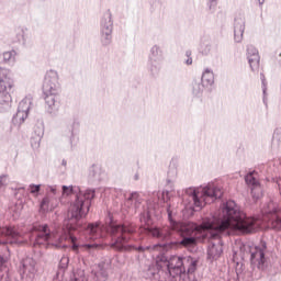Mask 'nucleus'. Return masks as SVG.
Returning <instances> with one entry per match:
<instances>
[{
	"label": "nucleus",
	"instance_id": "obj_1",
	"mask_svg": "<svg viewBox=\"0 0 281 281\" xmlns=\"http://www.w3.org/2000/svg\"><path fill=\"white\" fill-rule=\"evenodd\" d=\"M64 194H76L75 202L68 209V214L65 217L66 229L71 234H81L83 236H93L98 238L102 234V225L98 223L87 222V214L93 199H95V189H87L86 191L80 190V187L74 184L61 186Z\"/></svg>",
	"mask_w": 281,
	"mask_h": 281
},
{
	"label": "nucleus",
	"instance_id": "obj_2",
	"mask_svg": "<svg viewBox=\"0 0 281 281\" xmlns=\"http://www.w3.org/2000/svg\"><path fill=\"white\" fill-rule=\"evenodd\" d=\"M172 196H175V187L172 186V180L167 179L166 189L158 193L150 204L147 203V210L140 213V221L145 225H150V223H154L153 218L159 221L164 214H167L168 221L172 223V216H175L172 205L170 204Z\"/></svg>",
	"mask_w": 281,
	"mask_h": 281
},
{
	"label": "nucleus",
	"instance_id": "obj_3",
	"mask_svg": "<svg viewBox=\"0 0 281 281\" xmlns=\"http://www.w3.org/2000/svg\"><path fill=\"white\" fill-rule=\"evenodd\" d=\"M199 259L192 256L171 255L167 261L165 273L170 281H198Z\"/></svg>",
	"mask_w": 281,
	"mask_h": 281
},
{
	"label": "nucleus",
	"instance_id": "obj_4",
	"mask_svg": "<svg viewBox=\"0 0 281 281\" xmlns=\"http://www.w3.org/2000/svg\"><path fill=\"white\" fill-rule=\"evenodd\" d=\"M184 194L191 199L189 204H186V209L190 212V214H194V212H201V209L204 205L221 201L224 192L218 184H207L204 189L202 198L199 195V193H196V188L194 187L184 189Z\"/></svg>",
	"mask_w": 281,
	"mask_h": 281
},
{
	"label": "nucleus",
	"instance_id": "obj_5",
	"mask_svg": "<svg viewBox=\"0 0 281 281\" xmlns=\"http://www.w3.org/2000/svg\"><path fill=\"white\" fill-rule=\"evenodd\" d=\"M43 93L46 112L52 117H56L60 109V82H58V71L50 69L46 72L43 83Z\"/></svg>",
	"mask_w": 281,
	"mask_h": 281
},
{
	"label": "nucleus",
	"instance_id": "obj_6",
	"mask_svg": "<svg viewBox=\"0 0 281 281\" xmlns=\"http://www.w3.org/2000/svg\"><path fill=\"white\" fill-rule=\"evenodd\" d=\"M221 207V229H229L231 225H236L237 227H247V225H249V216L236 204V201L231 200L223 202Z\"/></svg>",
	"mask_w": 281,
	"mask_h": 281
},
{
	"label": "nucleus",
	"instance_id": "obj_7",
	"mask_svg": "<svg viewBox=\"0 0 281 281\" xmlns=\"http://www.w3.org/2000/svg\"><path fill=\"white\" fill-rule=\"evenodd\" d=\"M246 251L250 254V265L252 267V272H250L251 280H260L262 273L256 272V267L258 271H267L269 269V257H267V241L260 240L259 246L248 245Z\"/></svg>",
	"mask_w": 281,
	"mask_h": 281
},
{
	"label": "nucleus",
	"instance_id": "obj_8",
	"mask_svg": "<svg viewBox=\"0 0 281 281\" xmlns=\"http://www.w3.org/2000/svg\"><path fill=\"white\" fill-rule=\"evenodd\" d=\"M12 93H14L12 72L0 66V113H8L12 109Z\"/></svg>",
	"mask_w": 281,
	"mask_h": 281
},
{
	"label": "nucleus",
	"instance_id": "obj_9",
	"mask_svg": "<svg viewBox=\"0 0 281 281\" xmlns=\"http://www.w3.org/2000/svg\"><path fill=\"white\" fill-rule=\"evenodd\" d=\"M35 229L37 234L32 237L34 247H44L45 249L56 247V234L53 233L48 224H37Z\"/></svg>",
	"mask_w": 281,
	"mask_h": 281
},
{
	"label": "nucleus",
	"instance_id": "obj_10",
	"mask_svg": "<svg viewBox=\"0 0 281 281\" xmlns=\"http://www.w3.org/2000/svg\"><path fill=\"white\" fill-rule=\"evenodd\" d=\"M100 43L102 47H109L113 43V14L109 9L100 20Z\"/></svg>",
	"mask_w": 281,
	"mask_h": 281
},
{
	"label": "nucleus",
	"instance_id": "obj_11",
	"mask_svg": "<svg viewBox=\"0 0 281 281\" xmlns=\"http://www.w3.org/2000/svg\"><path fill=\"white\" fill-rule=\"evenodd\" d=\"M261 214L272 225H281V202L270 200L261 210Z\"/></svg>",
	"mask_w": 281,
	"mask_h": 281
},
{
	"label": "nucleus",
	"instance_id": "obj_12",
	"mask_svg": "<svg viewBox=\"0 0 281 281\" xmlns=\"http://www.w3.org/2000/svg\"><path fill=\"white\" fill-rule=\"evenodd\" d=\"M161 61V48L159 46L154 45L150 48V53L148 56L147 67L148 71L150 72V76L153 78H157L159 76V63Z\"/></svg>",
	"mask_w": 281,
	"mask_h": 281
},
{
	"label": "nucleus",
	"instance_id": "obj_13",
	"mask_svg": "<svg viewBox=\"0 0 281 281\" xmlns=\"http://www.w3.org/2000/svg\"><path fill=\"white\" fill-rule=\"evenodd\" d=\"M21 280L32 281L36 276V260L32 257H26L20 263Z\"/></svg>",
	"mask_w": 281,
	"mask_h": 281
},
{
	"label": "nucleus",
	"instance_id": "obj_14",
	"mask_svg": "<svg viewBox=\"0 0 281 281\" xmlns=\"http://www.w3.org/2000/svg\"><path fill=\"white\" fill-rule=\"evenodd\" d=\"M244 181L247 188H249L254 201H259V199H262V184L252 172L246 173Z\"/></svg>",
	"mask_w": 281,
	"mask_h": 281
},
{
	"label": "nucleus",
	"instance_id": "obj_15",
	"mask_svg": "<svg viewBox=\"0 0 281 281\" xmlns=\"http://www.w3.org/2000/svg\"><path fill=\"white\" fill-rule=\"evenodd\" d=\"M4 239L0 238V245H15L21 247L25 243L23 239V233L16 227H8L4 232Z\"/></svg>",
	"mask_w": 281,
	"mask_h": 281
},
{
	"label": "nucleus",
	"instance_id": "obj_16",
	"mask_svg": "<svg viewBox=\"0 0 281 281\" xmlns=\"http://www.w3.org/2000/svg\"><path fill=\"white\" fill-rule=\"evenodd\" d=\"M102 181H106V171L102 169V166L92 164L88 168V183L89 186H100Z\"/></svg>",
	"mask_w": 281,
	"mask_h": 281
},
{
	"label": "nucleus",
	"instance_id": "obj_17",
	"mask_svg": "<svg viewBox=\"0 0 281 281\" xmlns=\"http://www.w3.org/2000/svg\"><path fill=\"white\" fill-rule=\"evenodd\" d=\"M246 52L248 65L251 71H258L260 69V54L258 53V48L254 45H248Z\"/></svg>",
	"mask_w": 281,
	"mask_h": 281
},
{
	"label": "nucleus",
	"instance_id": "obj_18",
	"mask_svg": "<svg viewBox=\"0 0 281 281\" xmlns=\"http://www.w3.org/2000/svg\"><path fill=\"white\" fill-rule=\"evenodd\" d=\"M195 243L196 238L193 236L183 237L182 239L169 238L162 243V247H166L167 249H177V247H181V245L188 247V245H194Z\"/></svg>",
	"mask_w": 281,
	"mask_h": 281
},
{
	"label": "nucleus",
	"instance_id": "obj_19",
	"mask_svg": "<svg viewBox=\"0 0 281 281\" xmlns=\"http://www.w3.org/2000/svg\"><path fill=\"white\" fill-rule=\"evenodd\" d=\"M223 256V240H218L217 243H211L207 246L206 250V259L210 262H214V260H218Z\"/></svg>",
	"mask_w": 281,
	"mask_h": 281
},
{
	"label": "nucleus",
	"instance_id": "obj_20",
	"mask_svg": "<svg viewBox=\"0 0 281 281\" xmlns=\"http://www.w3.org/2000/svg\"><path fill=\"white\" fill-rule=\"evenodd\" d=\"M244 34H245V16H243V14H238L234 19L235 43H241Z\"/></svg>",
	"mask_w": 281,
	"mask_h": 281
},
{
	"label": "nucleus",
	"instance_id": "obj_21",
	"mask_svg": "<svg viewBox=\"0 0 281 281\" xmlns=\"http://www.w3.org/2000/svg\"><path fill=\"white\" fill-rule=\"evenodd\" d=\"M78 133H80V122H78V120H74L65 133L66 137L69 139L71 149H74V146L78 144Z\"/></svg>",
	"mask_w": 281,
	"mask_h": 281
},
{
	"label": "nucleus",
	"instance_id": "obj_22",
	"mask_svg": "<svg viewBox=\"0 0 281 281\" xmlns=\"http://www.w3.org/2000/svg\"><path fill=\"white\" fill-rule=\"evenodd\" d=\"M45 135V123L43 121H37L36 125L34 126V135L31 138V146L32 148H40L41 140Z\"/></svg>",
	"mask_w": 281,
	"mask_h": 281
},
{
	"label": "nucleus",
	"instance_id": "obj_23",
	"mask_svg": "<svg viewBox=\"0 0 281 281\" xmlns=\"http://www.w3.org/2000/svg\"><path fill=\"white\" fill-rule=\"evenodd\" d=\"M111 194L114 196L113 203L116 207H127L128 196L126 195V191L122 189H112Z\"/></svg>",
	"mask_w": 281,
	"mask_h": 281
},
{
	"label": "nucleus",
	"instance_id": "obj_24",
	"mask_svg": "<svg viewBox=\"0 0 281 281\" xmlns=\"http://www.w3.org/2000/svg\"><path fill=\"white\" fill-rule=\"evenodd\" d=\"M111 246L114 249H126V251H144L143 246H137L135 244H126L122 238H116L111 241Z\"/></svg>",
	"mask_w": 281,
	"mask_h": 281
},
{
	"label": "nucleus",
	"instance_id": "obj_25",
	"mask_svg": "<svg viewBox=\"0 0 281 281\" xmlns=\"http://www.w3.org/2000/svg\"><path fill=\"white\" fill-rule=\"evenodd\" d=\"M207 91L209 93H212V88H210L207 85L200 81V79H193L192 81V95L194 98H203V93Z\"/></svg>",
	"mask_w": 281,
	"mask_h": 281
},
{
	"label": "nucleus",
	"instance_id": "obj_26",
	"mask_svg": "<svg viewBox=\"0 0 281 281\" xmlns=\"http://www.w3.org/2000/svg\"><path fill=\"white\" fill-rule=\"evenodd\" d=\"M198 79L207 85L210 89H212V85H214V71L210 68H205L201 78Z\"/></svg>",
	"mask_w": 281,
	"mask_h": 281
},
{
	"label": "nucleus",
	"instance_id": "obj_27",
	"mask_svg": "<svg viewBox=\"0 0 281 281\" xmlns=\"http://www.w3.org/2000/svg\"><path fill=\"white\" fill-rule=\"evenodd\" d=\"M27 115H30V106H27L25 110H18V112L12 117L13 124H23L25 120H27Z\"/></svg>",
	"mask_w": 281,
	"mask_h": 281
},
{
	"label": "nucleus",
	"instance_id": "obj_28",
	"mask_svg": "<svg viewBox=\"0 0 281 281\" xmlns=\"http://www.w3.org/2000/svg\"><path fill=\"white\" fill-rule=\"evenodd\" d=\"M97 269L95 276L99 280H109V271L106 270V263L104 261L98 263Z\"/></svg>",
	"mask_w": 281,
	"mask_h": 281
},
{
	"label": "nucleus",
	"instance_id": "obj_29",
	"mask_svg": "<svg viewBox=\"0 0 281 281\" xmlns=\"http://www.w3.org/2000/svg\"><path fill=\"white\" fill-rule=\"evenodd\" d=\"M53 210L54 206L52 205L49 195H45L40 202V211H42L43 214H47V212H53Z\"/></svg>",
	"mask_w": 281,
	"mask_h": 281
},
{
	"label": "nucleus",
	"instance_id": "obj_30",
	"mask_svg": "<svg viewBox=\"0 0 281 281\" xmlns=\"http://www.w3.org/2000/svg\"><path fill=\"white\" fill-rule=\"evenodd\" d=\"M67 269H69V257L64 256L58 263L57 278H59V276L65 278V271H67Z\"/></svg>",
	"mask_w": 281,
	"mask_h": 281
},
{
	"label": "nucleus",
	"instance_id": "obj_31",
	"mask_svg": "<svg viewBox=\"0 0 281 281\" xmlns=\"http://www.w3.org/2000/svg\"><path fill=\"white\" fill-rule=\"evenodd\" d=\"M133 203H134L135 210H137L139 205H142V200L139 199V192L137 191L130 193L128 200H127V207H131Z\"/></svg>",
	"mask_w": 281,
	"mask_h": 281
},
{
	"label": "nucleus",
	"instance_id": "obj_32",
	"mask_svg": "<svg viewBox=\"0 0 281 281\" xmlns=\"http://www.w3.org/2000/svg\"><path fill=\"white\" fill-rule=\"evenodd\" d=\"M70 281H89V278H87L83 269H77L70 276Z\"/></svg>",
	"mask_w": 281,
	"mask_h": 281
},
{
	"label": "nucleus",
	"instance_id": "obj_33",
	"mask_svg": "<svg viewBox=\"0 0 281 281\" xmlns=\"http://www.w3.org/2000/svg\"><path fill=\"white\" fill-rule=\"evenodd\" d=\"M14 56H16V50L4 52L2 55H0V60L5 65H10V63H13Z\"/></svg>",
	"mask_w": 281,
	"mask_h": 281
},
{
	"label": "nucleus",
	"instance_id": "obj_34",
	"mask_svg": "<svg viewBox=\"0 0 281 281\" xmlns=\"http://www.w3.org/2000/svg\"><path fill=\"white\" fill-rule=\"evenodd\" d=\"M210 52H212V43L210 41H202L200 44V54L202 56H210Z\"/></svg>",
	"mask_w": 281,
	"mask_h": 281
},
{
	"label": "nucleus",
	"instance_id": "obj_35",
	"mask_svg": "<svg viewBox=\"0 0 281 281\" xmlns=\"http://www.w3.org/2000/svg\"><path fill=\"white\" fill-rule=\"evenodd\" d=\"M160 271H164V267H161L159 263L151 265L148 268V274L151 276V278H157Z\"/></svg>",
	"mask_w": 281,
	"mask_h": 281
},
{
	"label": "nucleus",
	"instance_id": "obj_36",
	"mask_svg": "<svg viewBox=\"0 0 281 281\" xmlns=\"http://www.w3.org/2000/svg\"><path fill=\"white\" fill-rule=\"evenodd\" d=\"M272 144L280 146L281 144V127H277L272 134Z\"/></svg>",
	"mask_w": 281,
	"mask_h": 281
},
{
	"label": "nucleus",
	"instance_id": "obj_37",
	"mask_svg": "<svg viewBox=\"0 0 281 281\" xmlns=\"http://www.w3.org/2000/svg\"><path fill=\"white\" fill-rule=\"evenodd\" d=\"M206 7L209 12L214 14V12H216V8L218 7V0H206Z\"/></svg>",
	"mask_w": 281,
	"mask_h": 281
},
{
	"label": "nucleus",
	"instance_id": "obj_38",
	"mask_svg": "<svg viewBox=\"0 0 281 281\" xmlns=\"http://www.w3.org/2000/svg\"><path fill=\"white\" fill-rule=\"evenodd\" d=\"M43 184H34L31 183L29 186V192H31V194H34L35 196H38V194H41V188Z\"/></svg>",
	"mask_w": 281,
	"mask_h": 281
},
{
	"label": "nucleus",
	"instance_id": "obj_39",
	"mask_svg": "<svg viewBox=\"0 0 281 281\" xmlns=\"http://www.w3.org/2000/svg\"><path fill=\"white\" fill-rule=\"evenodd\" d=\"M184 56L187 57V59H184V65H187L188 67H190V65H192L193 59H192V50L191 49H187L184 53Z\"/></svg>",
	"mask_w": 281,
	"mask_h": 281
},
{
	"label": "nucleus",
	"instance_id": "obj_40",
	"mask_svg": "<svg viewBox=\"0 0 281 281\" xmlns=\"http://www.w3.org/2000/svg\"><path fill=\"white\" fill-rule=\"evenodd\" d=\"M57 187L56 186H47L46 187V196H56Z\"/></svg>",
	"mask_w": 281,
	"mask_h": 281
},
{
	"label": "nucleus",
	"instance_id": "obj_41",
	"mask_svg": "<svg viewBox=\"0 0 281 281\" xmlns=\"http://www.w3.org/2000/svg\"><path fill=\"white\" fill-rule=\"evenodd\" d=\"M5 186H8V175L2 173L0 176V190L1 188H5Z\"/></svg>",
	"mask_w": 281,
	"mask_h": 281
},
{
	"label": "nucleus",
	"instance_id": "obj_42",
	"mask_svg": "<svg viewBox=\"0 0 281 281\" xmlns=\"http://www.w3.org/2000/svg\"><path fill=\"white\" fill-rule=\"evenodd\" d=\"M22 210H23V201H19L18 203H15V206L13 207V212L15 214H20Z\"/></svg>",
	"mask_w": 281,
	"mask_h": 281
},
{
	"label": "nucleus",
	"instance_id": "obj_43",
	"mask_svg": "<svg viewBox=\"0 0 281 281\" xmlns=\"http://www.w3.org/2000/svg\"><path fill=\"white\" fill-rule=\"evenodd\" d=\"M8 263V257L0 255V271L3 270V267Z\"/></svg>",
	"mask_w": 281,
	"mask_h": 281
},
{
	"label": "nucleus",
	"instance_id": "obj_44",
	"mask_svg": "<svg viewBox=\"0 0 281 281\" xmlns=\"http://www.w3.org/2000/svg\"><path fill=\"white\" fill-rule=\"evenodd\" d=\"M236 281H240V278H243V263L240 265L239 268H236Z\"/></svg>",
	"mask_w": 281,
	"mask_h": 281
},
{
	"label": "nucleus",
	"instance_id": "obj_45",
	"mask_svg": "<svg viewBox=\"0 0 281 281\" xmlns=\"http://www.w3.org/2000/svg\"><path fill=\"white\" fill-rule=\"evenodd\" d=\"M25 32H27V27L23 26L21 29L23 45H25V43H27V38L25 37Z\"/></svg>",
	"mask_w": 281,
	"mask_h": 281
},
{
	"label": "nucleus",
	"instance_id": "obj_46",
	"mask_svg": "<svg viewBox=\"0 0 281 281\" xmlns=\"http://www.w3.org/2000/svg\"><path fill=\"white\" fill-rule=\"evenodd\" d=\"M0 281H12V279L10 278V272H5V276H2Z\"/></svg>",
	"mask_w": 281,
	"mask_h": 281
},
{
	"label": "nucleus",
	"instance_id": "obj_47",
	"mask_svg": "<svg viewBox=\"0 0 281 281\" xmlns=\"http://www.w3.org/2000/svg\"><path fill=\"white\" fill-rule=\"evenodd\" d=\"M260 78H261V85L262 87H265L267 85V80L265 79V74H260Z\"/></svg>",
	"mask_w": 281,
	"mask_h": 281
},
{
	"label": "nucleus",
	"instance_id": "obj_48",
	"mask_svg": "<svg viewBox=\"0 0 281 281\" xmlns=\"http://www.w3.org/2000/svg\"><path fill=\"white\" fill-rule=\"evenodd\" d=\"M250 221H252V223H256L257 221H260V215H254L250 217Z\"/></svg>",
	"mask_w": 281,
	"mask_h": 281
},
{
	"label": "nucleus",
	"instance_id": "obj_49",
	"mask_svg": "<svg viewBox=\"0 0 281 281\" xmlns=\"http://www.w3.org/2000/svg\"><path fill=\"white\" fill-rule=\"evenodd\" d=\"M86 247H88V249H91V248L95 247V244L88 243V244H86Z\"/></svg>",
	"mask_w": 281,
	"mask_h": 281
},
{
	"label": "nucleus",
	"instance_id": "obj_50",
	"mask_svg": "<svg viewBox=\"0 0 281 281\" xmlns=\"http://www.w3.org/2000/svg\"><path fill=\"white\" fill-rule=\"evenodd\" d=\"M262 93H263V98H265V95H267V85L262 86Z\"/></svg>",
	"mask_w": 281,
	"mask_h": 281
},
{
	"label": "nucleus",
	"instance_id": "obj_51",
	"mask_svg": "<svg viewBox=\"0 0 281 281\" xmlns=\"http://www.w3.org/2000/svg\"><path fill=\"white\" fill-rule=\"evenodd\" d=\"M134 181H139V173H138V172H136V173L134 175Z\"/></svg>",
	"mask_w": 281,
	"mask_h": 281
},
{
	"label": "nucleus",
	"instance_id": "obj_52",
	"mask_svg": "<svg viewBox=\"0 0 281 281\" xmlns=\"http://www.w3.org/2000/svg\"><path fill=\"white\" fill-rule=\"evenodd\" d=\"M259 5H265V0H258Z\"/></svg>",
	"mask_w": 281,
	"mask_h": 281
},
{
	"label": "nucleus",
	"instance_id": "obj_53",
	"mask_svg": "<svg viewBox=\"0 0 281 281\" xmlns=\"http://www.w3.org/2000/svg\"><path fill=\"white\" fill-rule=\"evenodd\" d=\"M61 166H64V167L67 166V161L65 159L61 160Z\"/></svg>",
	"mask_w": 281,
	"mask_h": 281
},
{
	"label": "nucleus",
	"instance_id": "obj_54",
	"mask_svg": "<svg viewBox=\"0 0 281 281\" xmlns=\"http://www.w3.org/2000/svg\"><path fill=\"white\" fill-rule=\"evenodd\" d=\"M19 192H25V187L19 188Z\"/></svg>",
	"mask_w": 281,
	"mask_h": 281
},
{
	"label": "nucleus",
	"instance_id": "obj_55",
	"mask_svg": "<svg viewBox=\"0 0 281 281\" xmlns=\"http://www.w3.org/2000/svg\"><path fill=\"white\" fill-rule=\"evenodd\" d=\"M72 240H78V237L76 235H70Z\"/></svg>",
	"mask_w": 281,
	"mask_h": 281
},
{
	"label": "nucleus",
	"instance_id": "obj_56",
	"mask_svg": "<svg viewBox=\"0 0 281 281\" xmlns=\"http://www.w3.org/2000/svg\"><path fill=\"white\" fill-rule=\"evenodd\" d=\"M269 281H278V280H276V277H271V278L269 279Z\"/></svg>",
	"mask_w": 281,
	"mask_h": 281
},
{
	"label": "nucleus",
	"instance_id": "obj_57",
	"mask_svg": "<svg viewBox=\"0 0 281 281\" xmlns=\"http://www.w3.org/2000/svg\"><path fill=\"white\" fill-rule=\"evenodd\" d=\"M263 104H266V106H267V99H265V97H263Z\"/></svg>",
	"mask_w": 281,
	"mask_h": 281
},
{
	"label": "nucleus",
	"instance_id": "obj_58",
	"mask_svg": "<svg viewBox=\"0 0 281 281\" xmlns=\"http://www.w3.org/2000/svg\"><path fill=\"white\" fill-rule=\"evenodd\" d=\"M37 1H40L41 3H45V1H47V0H37Z\"/></svg>",
	"mask_w": 281,
	"mask_h": 281
}]
</instances>
